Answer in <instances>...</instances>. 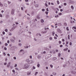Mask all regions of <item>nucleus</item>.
Returning <instances> with one entry per match:
<instances>
[{
	"mask_svg": "<svg viewBox=\"0 0 76 76\" xmlns=\"http://www.w3.org/2000/svg\"><path fill=\"white\" fill-rule=\"evenodd\" d=\"M75 2L73 1H72V0H68V3L69 4H75Z\"/></svg>",
	"mask_w": 76,
	"mask_h": 76,
	"instance_id": "obj_1",
	"label": "nucleus"
},
{
	"mask_svg": "<svg viewBox=\"0 0 76 76\" xmlns=\"http://www.w3.org/2000/svg\"><path fill=\"white\" fill-rule=\"evenodd\" d=\"M24 67L25 69H27V68H28L29 67V66L27 64H26L24 65Z\"/></svg>",
	"mask_w": 76,
	"mask_h": 76,
	"instance_id": "obj_2",
	"label": "nucleus"
},
{
	"mask_svg": "<svg viewBox=\"0 0 76 76\" xmlns=\"http://www.w3.org/2000/svg\"><path fill=\"white\" fill-rule=\"evenodd\" d=\"M71 73H72V74H73L74 75H75V74H76V72L71 71Z\"/></svg>",
	"mask_w": 76,
	"mask_h": 76,
	"instance_id": "obj_3",
	"label": "nucleus"
},
{
	"mask_svg": "<svg viewBox=\"0 0 76 76\" xmlns=\"http://www.w3.org/2000/svg\"><path fill=\"white\" fill-rule=\"evenodd\" d=\"M14 11H15V10L13 9L12 10L11 12V14H12V15H13L14 14Z\"/></svg>",
	"mask_w": 76,
	"mask_h": 76,
	"instance_id": "obj_4",
	"label": "nucleus"
},
{
	"mask_svg": "<svg viewBox=\"0 0 76 76\" xmlns=\"http://www.w3.org/2000/svg\"><path fill=\"white\" fill-rule=\"evenodd\" d=\"M57 31L59 32V33H61V31L59 29H58Z\"/></svg>",
	"mask_w": 76,
	"mask_h": 76,
	"instance_id": "obj_5",
	"label": "nucleus"
},
{
	"mask_svg": "<svg viewBox=\"0 0 76 76\" xmlns=\"http://www.w3.org/2000/svg\"><path fill=\"white\" fill-rule=\"evenodd\" d=\"M71 7L72 10H74V7L73 5H72Z\"/></svg>",
	"mask_w": 76,
	"mask_h": 76,
	"instance_id": "obj_6",
	"label": "nucleus"
},
{
	"mask_svg": "<svg viewBox=\"0 0 76 76\" xmlns=\"http://www.w3.org/2000/svg\"><path fill=\"white\" fill-rule=\"evenodd\" d=\"M54 34H55V33L53 31L52 32V35L53 36H54Z\"/></svg>",
	"mask_w": 76,
	"mask_h": 76,
	"instance_id": "obj_7",
	"label": "nucleus"
},
{
	"mask_svg": "<svg viewBox=\"0 0 76 76\" xmlns=\"http://www.w3.org/2000/svg\"><path fill=\"white\" fill-rule=\"evenodd\" d=\"M0 6L1 7H3V4L1 2H0Z\"/></svg>",
	"mask_w": 76,
	"mask_h": 76,
	"instance_id": "obj_8",
	"label": "nucleus"
},
{
	"mask_svg": "<svg viewBox=\"0 0 76 76\" xmlns=\"http://www.w3.org/2000/svg\"><path fill=\"white\" fill-rule=\"evenodd\" d=\"M72 29H76V27L74 26L72 28Z\"/></svg>",
	"mask_w": 76,
	"mask_h": 76,
	"instance_id": "obj_9",
	"label": "nucleus"
},
{
	"mask_svg": "<svg viewBox=\"0 0 76 76\" xmlns=\"http://www.w3.org/2000/svg\"><path fill=\"white\" fill-rule=\"evenodd\" d=\"M39 15H38L37 16V19H39V18H39Z\"/></svg>",
	"mask_w": 76,
	"mask_h": 76,
	"instance_id": "obj_10",
	"label": "nucleus"
},
{
	"mask_svg": "<svg viewBox=\"0 0 76 76\" xmlns=\"http://www.w3.org/2000/svg\"><path fill=\"white\" fill-rule=\"evenodd\" d=\"M31 73V72H28L27 73V75H29Z\"/></svg>",
	"mask_w": 76,
	"mask_h": 76,
	"instance_id": "obj_11",
	"label": "nucleus"
},
{
	"mask_svg": "<svg viewBox=\"0 0 76 76\" xmlns=\"http://www.w3.org/2000/svg\"><path fill=\"white\" fill-rule=\"evenodd\" d=\"M39 5L38 4H36L35 5V7H38Z\"/></svg>",
	"mask_w": 76,
	"mask_h": 76,
	"instance_id": "obj_12",
	"label": "nucleus"
},
{
	"mask_svg": "<svg viewBox=\"0 0 76 76\" xmlns=\"http://www.w3.org/2000/svg\"><path fill=\"white\" fill-rule=\"evenodd\" d=\"M26 61H27V62H29V59H27L26 60Z\"/></svg>",
	"mask_w": 76,
	"mask_h": 76,
	"instance_id": "obj_13",
	"label": "nucleus"
},
{
	"mask_svg": "<svg viewBox=\"0 0 76 76\" xmlns=\"http://www.w3.org/2000/svg\"><path fill=\"white\" fill-rule=\"evenodd\" d=\"M44 22V20L42 19L41 20V22H42V23H43V22Z\"/></svg>",
	"mask_w": 76,
	"mask_h": 76,
	"instance_id": "obj_14",
	"label": "nucleus"
},
{
	"mask_svg": "<svg viewBox=\"0 0 76 76\" xmlns=\"http://www.w3.org/2000/svg\"><path fill=\"white\" fill-rule=\"evenodd\" d=\"M68 39H70V35H68Z\"/></svg>",
	"mask_w": 76,
	"mask_h": 76,
	"instance_id": "obj_15",
	"label": "nucleus"
},
{
	"mask_svg": "<svg viewBox=\"0 0 76 76\" xmlns=\"http://www.w3.org/2000/svg\"><path fill=\"white\" fill-rule=\"evenodd\" d=\"M37 74H38V72H36L35 73V76H36L37 75Z\"/></svg>",
	"mask_w": 76,
	"mask_h": 76,
	"instance_id": "obj_16",
	"label": "nucleus"
},
{
	"mask_svg": "<svg viewBox=\"0 0 76 76\" xmlns=\"http://www.w3.org/2000/svg\"><path fill=\"white\" fill-rule=\"evenodd\" d=\"M62 41H63V42H64V39H62Z\"/></svg>",
	"mask_w": 76,
	"mask_h": 76,
	"instance_id": "obj_17",
	"label": "nucleus"
},
{
	"mask_svg": "<svg viewBox=\"0 0 76 76\" xmlns=\"http://www.w3.org/2000/svg\"><path fill=\"white\" fill-rule=\"evenodd\" d=\"M38 58H41V56H38L37 57Z\"/></svg>",
	"mask_w": 76,
	"mask_h": 76,
	"instance_id": "obj_18",
	"label": "nucleus"
},
{
	"mask_svg": "<svg viewBox=\"0 0 76 76\" xmlns=\"http://www.w3.org/2000/svg\"><path fill=\"white\" fill-rule=\"evenodd\" d=\"M5 32H7L8 31V30L7 29H5Z\"/></svg>",
	"mask_w": 76,
	"mask_h": 76,
	"instance_id": "obj_19",
	"label": "nucleus"
},
{
	"mask_svg": "<svg viewBox=\"0 0 76 76\" xmlns=\"http://www.w3.org/2000/svg\"><path fill=\"white\" fill-rule=\"evenodd\" d=\"M64 51H67V49H64Z\"/></svg>",
	"mask_w": 76,
	"mask_h": 76,
	"instance_id": "obj_20",
	"label": "nucleus"
},
{
	"mask_svg": "<svg viewBox=\"0 0 76 76\" xmlns=\"http://www.w3.org/2000/svg\"><path fill=\"white\" fill-rule=\"evenodd\" d=\"M45 13H46V15H48V12L46 11L45 12Z\"/></svg>",
	"mask_w": 76,
	"mask_h": 76,
	"instance_id": "obj_21",
	"label": "nucleus"
},
{
	"mask_svg": "<svg viewBox=\"0 0 76 76\" xmlns=\"http://www.w3.org/2000/svg\"><path fill=\"white\" fill-rule=\"evenodd\" d=\"M39 66H40V65L39 64H38L37 65V66L38 67H39Z\"/></svg>",
	"mask_w": 76,
	"mask_h": 76,
	"instance_id": "obj_22",
	"label": "nucleus"
},
{
	"mask_svg": "<svg viewBox=\"0 0 76 76\" xmlns=\"http://www.w3.org/2000/svg\"><path fill=\"white\" fill-rule=\"evenodd\" d=\"M50 67H51V68H52L53 67V65H50Z\"/></svg>",
	"mask_w": 76,
	"mask_h": 76,
	"instance_id": "obj_23",
	"label": "nucleus"
},
{
	"mask_svg": "<svg viewBox=\"0 0 76 76\" xmlns=\"http://www.w3.org/2000/svg\"><path fill=\"white\" fill-rule=\"evenodd\" d=\"M45 6L46 7H48V5H47V3L45 4Z\"/></svg>",
	"mask_w": 76,
	"mask_h": 76,
	"instance_id": "obj_24",
	"label": "nucleus"
},
{
	"mask_svg": "<svg viewBox=\"0 0 76 76\" xmlns=\"http://www.w3.org/2000/svg\"><path fill=\"white\" fill-rule=\"evenodd\" d=\"M53 75H56V73L55 72H53Z\"/></svg>",
	"mask_w": 76,
	"mask_h": 76,
	"instance_id": "obj_25",
	"label": "nucleus"
},
{
	"mask_svg": "<svg viewBox=\"0 0 76 76\" xmlns=\"http://www.w3.org/2000/svg\"><path fill=\"white\" fill-rule=\"evenodd\" d=\"M49 39H50V40H51L52 39H53V38L52 37H50V38H49Z\"/></svg>",
	"mask_w": 76,
	"mask_h": 76,
	"instance_id": "obj_26",
	"label": "nucleus"
},
{
	"mask_svg": "<svg viewBox=\"0 0 76 76\" xmlns=\"http://www.w3.org/2000/svg\"><path fill=\"white\" fill-rule=\"evenodd\" d=\"M72 42H70L69 43L70 45H72Z\"/></svg>",
	"mask_w": 76,
	"mask_h": 76,
	"instance_id": "obj_27",
	"label": "nucleus"
},
{
	"mask_svg": "<svg viewBox=\"0 0 76 76\" xmlns=\"http://www.w3.org/2000/svg\"><path fill=\"white\" fill-rule=\"evenodd\" d=\"M67 31H69V27H67Z\"/></svg>",
	"mask_w": 76,
	"mask_h": 76,
	"instance_id": "obj_28",
	"label": "nucleus"
},
{
	"mask_svg": "<svg viewBox=\"0 0 76 76\" xmlns=\"http://www.w3.org/2000/svg\"><path fill=\"white\" fill-rule=\"evenodd\" d=\"M4 6H5V7H7V4H5Z\"/></svg>",
	"mask_w": 76,
	"mask_h": 76,
	"instance_id": "obj_29",
	"label": "nucleus"
},
{
	"mask_svg": "<svg viewBox=\"0 0 76 76\" xmlns=\"http://www.w3.org/2000/svg\"><path fill=\"white\" fill-rule=\"evenodd\" d=\"M60 55H61L60 53H59L58 54V57H60Z\"/></svg>",
	"mask_w": 76,
	"mask_h": 76,
	"instance_id": "obj_30",
	"label": "nucleus"
},
{
	"mask_svg": "<svg viewBox=\"0 0 76 76\" xmlns=\"http://www.w3.org/2000/svg\"><path fill=\"white\" fill-rule=\"evenodd\" d=\"M2 34H3V35H4V34H5V32H4V31H3L2 32Z\"/></svg>",
	"mask_w": 76,
	"mask_h": 76,
	"instance_id": "obj_31",
	"label": "nucleus"
},
{
	"mask_svg": "<svg viewBox=\"0 0 76 76\" xmlns=\"http://www.w3.org/2000/svg\"><path fill=\"white\" fill-rule=\"evenodd\" d=\"M8 45L7 44V43H5V46H7Z\"/></svg>",
	"mask_w": 76,
	"mask_h": 76,
	"instance_id": "obj_32",
	"label": "nucleus"
},
{
	"mask_svg": "<svg viewBox=\"0 0 76 76\" xmlns=\"http://www.w3.org/2000/svg\"><path fill=\"white\" fill-rule=\"evenodd\" d=\"M56 52H58V50L56 49Z\"/></svg>",
	"mask_w": 76,
	"mask_h": 76,
	"instance_id": "obj_33",
	"label": "nucleus"
},
{
	"mask_svg": "<svg viewBox=\"0 0 76 76\" xmlns=\"http://www.w3.org/2000/svg\"><path fill=\"white\" fill-rule=\"evenodd\" d=\"M2 16H3L1 14H0V17H1V18H2Z\"/></svg>",
	"mask_w": 76,
	"mask_h": 76,
	"instance_id": "obj_34",
	"label": "nucleus"
},
{
	"mask_svg": "<svg viewBox=\"0 0 76 76\" xmlns=\"http://www.w3.org/2000/svg\"><path fill=\"white\" fill-rule=\"evenodd\" d=\"M64 25H65V26H67V23H64Z\"/></svg>",
	"mask_w": 76,
	"mask_h": 76,
	"instance_id": "obj_35",
	"label": "nucleus"
},
{
	"mask_svg": "<svg viewBox=\"0 0 76 76\" xmlns=\"http://www.w3.org/2000/svg\"><path fill=\"white\" fill-rule=\"evenodd\" d=\"M57 4H59V1H58V0L57 1Z\"/></svg>",
	"mask_w": 76,
	"mask_h": 76,
	"instance_id": "obj_36",
	"label": "nucleus"
},
{
	"mask_svg": "<svg viewBox=\"0 0 76 76\" xmlns=\"http://www.w3.org/2000/svg\"><path fill=\"white\" fill-rule=\"evenodd\" d=\"M33 69H35V67L34 66H33Z\"/></svg>",
	"mask_w": 76,
	"mask_h": 76,
	"instance_id": "obj_37",
	"label": "nucleus"
},
{
	"mask_svg": "<svg viewBox=\"0 0 76 76\" xmlns=\"http://www.w3.org/2000/svg\"><path fill=\"white\" fill-rule=\"evenodd\" d=\"M60 47H63V45H60Z\"/></svg>",
	"mask_w": 76,
	"mask_h": 76,
	"instance_id": "obj_38",
	"label": "nucleus"
},
{
	"mask_svg": "<svg viewBox=\"0 0 76 76\" xmlns=\"http://www.w3.org/2000/svg\"><path fill=\"white\" fill-rule=\"evenodd\" d=\"M59 9H61V6H59Z\"/></svg>",
	"mask_w": 76,
	"mask_h": 76,
	"instance_id": "obj_39",
	"label": "nucleus"
},
{
	"mask_svg": "<svg viewBox=\"0 0 76 76\" xmlns=\"http://www.w3.org/2000/svg\"><path fill=\"white\" fill-rule=\"evenodd\" d=\"M59 43L60 44H61V41H59Z\"/></svg>",
	"mask_w": 76,
	"mask_h": 76,
	"instance_id": "obj_40",
	"label": "nucleus"
},
{
	"mask_svg": "<svg viewBox=\"0 0 76 76\" xmlns=\"http://www.w3.org/2000/svg\"><path fill=\"white\" fill-rule=\"evenodd\" d=\"M3 54L4 56H6V53H3Z\"/></svg>",
	"mask_w": 76,
	"mask_h": 76,
	"instance_id": "obj_41",
	"label": "nucleus"
},
{
	"mask_svg": "<svg viewBox=\"0 0 76 76\" xmlns=\"http://www.w3.org/2000/svg\"><path fill=\"white\" fill-rule=\"evenodd\" d=\"M66 4H66V3H64V6H66Z\"/></svg>",
	"mask_w": 76,
	"mask_h": 76,
	"instance_id": "obj_42",
	"label": "nucleus"
},
{
	"mask_svg": "<svg viewBox=\"0 0 76 76\" xmlns=\"http://www.w3.org/2000/svg\"><path fill=\"white\" fill-rule=\"evenodd\" d=\"M57 59V58L55 57L53 58V59L54 60H56Z\"/></svg>",
	"mask_w": 76,
	"mask_h": 76,
	"instance_id": "obj_43",
	"label": "nucleus"
},
{
	"mask_svg": "<svg viewBox=\"0 0 76 76\" xmlns=\"http://www.w3.org/2000/svg\"><path fill=\"white\" fill-rule=\"evenodd\" d=\"M11 41H13V42H14V40H13V39H11Z\"/></svg>",
	"mask_w": 76,
	"mask_h": 76,
	"instance_id": "obj_44",
	"label": "nucleus"
},
{
	"mask_svg": "<svg viewBox=\"0 0 76 76\" xmlns=\"http://www.w3.org/2000/svg\"><path fill=\"white\" fill-rule=\"evenodd\" d=\"M19 46H21V45H22V44H19Z\"/></svg>",
	"mask_w": 76,
	"mask_h": 76,
	"instance_id": "obj_45",
	"label": "nucleus"
},
{
	"mask_svg": "<svg viewBox=\"0 0 76 76\" xmlns=\"http://www.w3.org/2000/svg\"><path fill=\"white\" fill-rule=\"evenodd\" d=\"M60 12H63V9H61L60 10Z\"/></svg>",
	"mask_w": 76,
	"mask_h": 76,
	"instance_id": "obj_46",
	"label": "nucleus"
},
{
	"mask_svg": "<svg viewBox=\"0 0 76 76\" xmlns=\"http://www.w3.org/2000/svg\"><path fill=\"white\" fill-rule=\"evenodd\" d=\"M15 67H17V64H15Z\"/></svg>",
	"mask_w": 76,
	"mask_h": 76,
	"instance_id": "obj_47",
	"label": "nucleus"
},
{
	"mask_svg": "<svg viewBox=\"0 0 76 76\" xmlns=\"http://www.w3.org/2000/svg\"><path fill=\"white\" fill-rule=\"evenodd\" d=\"M9 66H10V65H7V67H9Z\"/></svg>",
	"mask_w": 76,
	"mask_h": 76,
	"instance_id": "obj_48",
	"label": "nucleus"
},
{
	"mask_svg": "<svg viewBox=\"0 0 76 76\" xmlns=\"http://www.w3.org/2000/svg\"><path fill=\"white\" fill-rule=\"evenodd\" d=\"M12 71V72H13L14 73H15V71L14 70H13Z\"/></svg>",
	"mask_w": 76,
	"mask_h": 76,
	"instance_id": "obj_49",
	"label": "nucleus"
},
{
	"mask_svg": "<svg viewBox=\"0 0 76 76\" xmlns=\"http://www.w3.org/2000/svg\"><path fill=\"white\" fill-rule=\"evenodd\" d=\"M4 50H7V48H4Z\"/></svg>",
	"mask_w": 76,
	"mask_h": 76,
	"instance_id": "obj_50",
	"label": "nucleus"
},
{
	"mask_svg": "<svg viewBox=\"0 0 76 76\" xmlns=\"http://www.w3.org/2000/svg\"><path fill=\"white\" fill-rule=\"evenodd\" d=\"M21 9L22 10H23V7H21Z\"/></svg>",
	"mask_w": 76,
	"mask_h": 76,
	"instance_id": "obj_51",
	"label": "nucleus"
},
{
	"mask_svg": "<svg viewBox=\"0 0 76 76\" xmlns=\"http://www.w3.org/2000/svg\"><path fill=\"white\" fill-rule=\"evenodd\" d=\"M54 39H57V37H54Z\"/></svg>",
	"mask_w": 76,
	"mask_h": 76,
	"instance_id": "obj_52",
	"label": "nucleus"
},
{
	"mask_svg": "<svg viewBox=\"0 0 76 76\" xmlns=\"http://www.w3.org/2000/svg\"><path fill=\"white\" fill-rule=\"evenodd\" d=\"M46 11H48V8L46 9Z\"/></svg>",
	"mask_w": 76,
	"mask_h": 76,
	"instance_id": "obj_53",
	"label": "nucleus"
},
{
	"mask_svg": "<svg viewBox=\"0 0 76 76\" xmlns=\"http://www.w3.org/2000/svg\"><path fill=\"white\" fill-rule=\"evenodd\" d=\"M56 10H58V11H59V9L58 8H56Z\"/></svg>",
	"mask_w": 76,
	"mask_h": 76,
	"instance_id": "obj_54",
	"label": "nucleus"
},
{
	"mask_svg": "<svg viewBox=\"0 0 76 76\" xmlns=\"http://www.w3.org/2000/svg\"><path fill=\"white\" fill-rule=\"evenodd\" d=\"M15 60H16V57H14L13 58Z\"/></svg>",
	"mask_w": 76,
	"mask_h": 76,
	"instance_id": "obj_55",
	"label": "nucleus"
},
{
	"mask_svg": "<svg viewBox=\"0 0 76 76\" xmlns=\"http://www.w3.org/2000/svg\"><path fill=\"white\" fill-rule=\"evenodd\" d=\"M42 11H43L44 12V11H45V9H42Z\"/></svg>",
	"mask_w": 76,
	"mask_h": 76,
	"instance_id": "obj_56",
	"label": "nucleus"
},
{
	"mask_svg": "<svg viewBox=\"0 0 76 76\" xmlns=\"http://www.w3.org/2000/svg\"><path fill=\"white\" fill-rule=\"evenodd\" d=\"M8 3L9 4H10V3H11V2L8 1Z\"/></svg>",
	"mask_w": 76,
	"mask_h": 76,
	"instance_id": "obj_57",
	"label": "nucleus"
},
{
	"mask_svg": "<svg viewBox=\"0 0 76 76\" xmlns=\"http://www.w3.org/2000/svg\"><path fill=\"white\" fill-rule=\"evenodd\" d=\"M61 14H62L61 13H60L58 14V15H61Z\"/></svg>",
	"mask_w": 76,
	"mask_h": 76,
	"instance_id": "obj_58",
	"label": "nucleus"
},
{
	"mask_svg": "<svg viewBox=\"0 0 76 76\" xmlns=\"http://www.w3.org/2000/svg\"><path fill=\"white\" fill-rule=\"evenodd\" d=\"M20 52H21V51H23V50H20Z\"/></svg>",
	"mask_w": 76,
	"mask_h": 76,
	"instance_id": "obj_59",
	"label": "nucleus"
},
{
	"mask_svg": "<svg viewBox=\"0 0 76 76\" xmlns=\"http://www.w3.org/2000/svg\"><path fill=\"white\" fill-rule=\"evenodd\" d=\"M30 58H32V56H30Z\"/></svg>",
	"mask_w": 76,
	"mask_h": 76,
	"instance_id": "obj_60",
	"label": "nucleus"
},
{
	"mask_svg": "<svg viewBox=\"0 0 76 76\" xmlns=\"http://www.w3.org/2000/svg\"><path fill=\"white\" fill-rule=\"evenodd\" d=\"M51 4L52 5H54V4H53V3L52 2V3H51Z\"/></svg>",
	"mask_w": 76,
	"mask_h": 76,
	"instance_id": "obj_61",
	"label": "nucleus"
},
{
	"mask_svg": "<svg viewBox=\"0 0 76 76\" xmlns=\"http://www.w3.org/2000/svg\"><path fill=\"white\" fill-rule=\"evenodd\" d=\"M7 43H9L10 42L9 41V40H8L7 42Z\"/></svg>",
	"mask_w": 76,
	"mask_h": 76,
	"instance_id": "obj_62",
	"label": "nucleus"
},
{
	"mask_svg": "<svg viewBox=\"0 0 76 76\" xmlns=\"http://www.w3.org/2000/svg\"><path fill=\"white\" fill-rule=\"evenodd\" d=\"M7 63H4V65H6Z\"/></svg>",
	"mask_w": 76,
	"mask_h": 76,
	"instance_id": "obj_63",
	"label": "nucleus"
},
{
	"mask_svg": "<svg viewBox=\"0 0 76 76\" xmlns=\"http://www.w3.org/2000/svg\"><path fill=\"white\" fill-rule=\"evenodd\" d=\"M7 56H10V54L8 53L7 54Z\"/></svg>",
	"mask_w": 76,
	"mask_h": 76,
	"instance_id": "obj_64",
	"label": "nucleus"
}]
</instances>
